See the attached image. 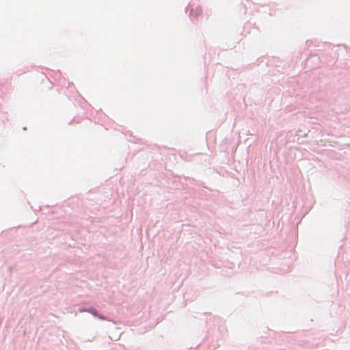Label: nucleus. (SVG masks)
<instances>
[{
  "label": "nucleus",
  "mask_w": 350,
  "mask_h": 350,
  "mask_svg": "<svg viewBox=\"0 0 350 350\" xmlns=\"http://www.w3.org/2000/svg\"><path fill=\"white\" fill-rule=\"evenodd\" d=\"M202 13V9L200 6H194L190 10V16L192 18H197Z\"/></svg>",
  "instance_id": "nucleus-1"
}]
</instances>
